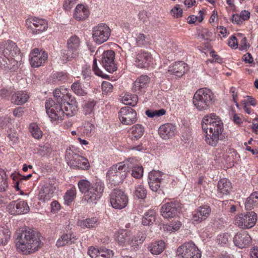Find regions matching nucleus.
I'll use <instances>...</instances> for the list:
<instances>
[{
    "mask_svg": "<svg viewBox=\"0 0 258 258\" xmlns=\"http://www.w3.org/2000/svg\"><path fill=\"white\" fill-rule=\"evenodd\" d=\"M89 254L92 258H109L113 254L112 251L107 249H96L89 250Z\"/></svg>",
    "mask_w": 258,
    "mask_h": 258,
    "instance_id": "31",
    "label": "nucleus"
},
{
    "mask_svg": "<svg viewBox=\"0 0 258 258\" xmlns=\"http://www.w3.org/2000/svg\"><path fill=\"white\" fill-rule=\"evenodd\" d=\"M146 36L143 34H139L136 38L137 43L139 46L146 44L148 41L146 40Z\"/></svg>",
    "mask_w": 258,
    "mask_h": 258,
    "instance_id": "53",
    "label": "nucleus"
},
{
    "mask_svg": "<svg viewBox=\"0 0 258 258\" xmlns=\"http://www.w3.org/2000/svg\"><path fill=\"white\" fill-rule=\"evenodd\" d=\"M231 21L233 23H235L236 24H240L242 22V20L240 15H238V14H233L231 19Z\"/></svg>",
    "mask_w": 258,
    "mask_h": 258,
    "instance_id": "64",
    "label": "nucleus"
},
{
    "mask_svg": "<svg viewBox=\"0 0 258 258\" xmlns=\"http://www.w3.org/2000/svg\"><path fill=\"white\" fill-rule=\"evenodd\" d=\"M110 203L113 208L122 209L126 206L128 198L123 191L115 189L110 194Z\"/></svg>",
    "mask_w": 258,
    "mask_h": 258,
    "instance_id": "12",
    "label": "nucleus"
},
{
    "mask_svg": "<svg viewBox=\"0 0 258 258\" xmlns=\"http://www.w3.org/2000/svg\"><path fill=\"white\" fill-rule=\"evenodd\" d=\"M29 131L33 137L39 140L42 137V132L36 123H31L29 126Z\"/></svg>",
    "mask_w": 258,
    "mask_h": 258,
    "instance_id": "40",
    "label": "nucleus"
},
{
    "mask_svg": "<svg viewBox=\"0 0 258 258\" xmlns=\"http://www.w3.org/2000/svg\"><path fill=\"white\" fill-rule=\"evenodd\" d=\"M152 56L150 53L141 50L137 55L135 64L140 68H146L152 61Z\"/></svg>",
    "mask_w": 258,
    "mask_h": 258,
    "instance_id": "22",
    "label": "nucleus"
},
{
    "mask_svg": "<svg viewBox=\"0 0 258 258\" xmlns=\"http://www.w3.org/2000/svg\"><path fill=\"white\" fill-rule=\"evenodd\" d=\"M96 105L94 101H89L85 103L83 106L84 112L85 114L91 113Z\"/></svg>",
    "mask_w": 258,
    "mask_h": 258,
    "instance_id": "47",
    "label": "nucleus"
},
{
    "mask_svg": "<svg viewBox=\"0 0 258 258\" xmlns=\"http://www.w3.org/2000/svg\"><path fill=\"white\" fill-rule=\"evenodd\" d=\"M228 45L232 48H236L238 46V43L236 37L233 35L231 36L228 42Z\"/></svg>",
    "mask_w": 258,
    "mask_h": 258,
    "instance_id": "60",
    "label": "nucleus"
},
{
    "mask_svg": "<svg viewBox=\"0 0 258 258\" xmlns=\"http://www.w3.org/2000/svg\"><path fill=\"white\" fill-rule=\"evenodd\" d=\"M92 69H93V71L94 72V73L96 75L105 78V75L104 76L102 74V72L99 69V68L97 67V59L96 58H95L93 60V64H92ZM106 76V75H105V76Z\"/></svg>",
    "mask_w": 258,
    "mask_h": 258,
    "instance_id": "52",
    "label": "nucleus"
},
{
    "mask_svg": "<svg viewBox=\"0 0 258 258\" xmlns=\"http://www.w3.org/2000/svg\"><path fill=\"white\" fill-rule=\"evenodd\" d=\"M74 18L79 21L87 18L89 16L88 10L82 5H78L75 10Z\"/></svg>",
    "mask_w": 258,
    "mask_h": 258,
    "instance_id": "34",
    "label": "nucleus"
},
{
    "mask_svg": "<svg viewBox=\"0 0 258 258\" xmlns=\"http://www.w3.org/2000/svg\"><path fill=\"white\" fill-rule=\"evenodd\" d=\"M211 208L208 205L200 206L197 209V214H200L201 216V220H206L209 216L211 213Z\"/></svg>",
    "mask_w": 258,
    "mask_h": 258,
    "instance_id": "42",
    "label": "nucleus"
},
{
    "mask_svg": "<svg viewBox=\"0 0 258 258\" xmlns=\"http://www.w3.org/2000/svg\"><path fill=\"white\" fill-rule=\"evenodd\" d=\"M130 161L122 162L112 165L106 174L107 180L114 186L122 183L126 177L129 169L131 168Z\"/></svg>",
    "mask_w": 258,
    "mask_h": 258,
    "instance_id": "6",
    "label": "nucleus"
},
{
    "mask_svg": "<svg viewBox=\"0 0 258 258\" xmlns=\"http://www.w3.org/2000/svg\"><path fill=\"white\" fill-rule=\"evenodd\" d=\"M162 173L159 171H152L149 173V185L151 189L154 191H162L160 188V184L162 180L161 176Z\"/></svg>",
    "mask_w": 258,
    "mask_h": 258,
    "instance_id": "21",
    "label": "nucleus"
},
{
    "mask_svg": "<svg viewBox=\"0 0 258 258\" xmlns=\"http://www.w3.org/2000/svg\"><path fill=\"white\" fill-rule=\"evenodd\" d=\"M7 210L11 215H20L27 213L29 207L24 201H12L7 206Z\"/></svg>",
    "mask_w": 258,
    "mask_h": 258,
    "instance_id": "17",
    "label": "nucleus"
},
{
    "mask_svg": "<svg viewBox=\"0 0 258 258\" xmlns=\"http://www.w3.org/2000/svg\"><path fill=\"white\" fill-rule=\"evenodd\" d=\"M258 206L255 201L249 196L247 198L245 203V209L247 210H251L254 207Z\"/></svg>",
    "mask_w": 258,
    "mask_h": 258,
    "instance_id": "49",
    "label": "nucleus"
},
{
    "mask_svg": "<svg viewBox=\"0 0 258 258\" xmlns=\"http://www.w3.org/2000/svg\"><path fill=\"white\" fill-rule=\"evenodd\" d=\"M171 14L174 18H178L182 16V10L176 6L171 10Z\"/></svg>",
    "mask_w": 258,
    "mask_h": 258,
    "instance_id": "51",
    "label": "nucleus"
},
{
    "mask_svg": "<svg viewBox=\"0 0 258 258\" xmlns=\"http://www.w3.org/2000/svg\"><path fill=\"white\" fill-rule=\"evenodd\" d=\"M26 24L33 34H38L45 31L48 28V24L44 19L34 18L27 19Z\"/></svg>",
    "mask_w": 258,
    "mask_h": 258,
    "instance_id": "14",
    "label": "nucleus"
},
{
    "mask_svg": "<svg viewBox=\"0 0 258 258\" xmlns=\"http://www.w3.org/2000/svg\"><path fill=\"white\" fill-rule=\"evenodd\" d=\"M80 43V39L76 35L72 36L68 39L67 42L68 50L64 55L66 60L71 61L78 56Z\"/></svg>",
    "mask_w": 258,
    "mask_h": 258,
    "instance_id": "13",
    "label": "nucleus"
},
{
    "mask_svg": "<svg viewBox=\"0 0 258 258\" xmlns=\"http://www.w3.org/2000/svg\"><path fill=\"white\" fill-rule=\"evenodd\" d=\"M7 176L5 171L0 168V191H4L8 186Z\"/></svg>",
    "mask_w": 258,
    "mask_h": 258,
    "instance_id": "41",
    "label": "nucleus"
},
{
    "mask_svg": "<svg viewBox=\"0 0 258 258\" xmlns=\"http://www.w3.org/2000/svg\"><path fill=\"white\" fill-rule=\"evenodd\" d=\"M176 127L171 123H165L158 129L160 137L164 140L169 139L175 135Z\"/></svg>",
    "mask_w": 258,
    "mask_h": 258,
    "instance_id": "25",
    "label": "nucleus"
},
{
    "mask_svg": "<svg viewBox=\"0 0 258 258\" xmlns=\"http://www.w3.org/2000/svg\"><path fill=\"white\" fill-rule=\"evenodd\" d=\"M37 153L40 156H42L47 155L49 152L48 148L46 146H39V147L37 148Z\"/></svg>",
    "mask_w": 258,
    "mask_h": 258,
    "instance_id": "55",
    "label": "nucleus"
},
{
    "mask_svg": "<svg viewBox=\"0 0 258 258\" xmlns=\"http://www.w3.org/2000/svg\"><path fill=\"white\" fill-rule=\"evenodd\" d=\"M132 175L136 178H140L143 175V168L142 166L136 165L132 167Z\"/></svg>",
    "mask_w": 258,
    "mask_h": 258,
    "instance_id": "48",
    "label": "nucleus"
},
{
    "mask_svg": "<svg viewBox=\"0 0 258 258\" xmlns=\"http://www.w3.org/2000/svg\"><path fill=\"white\" fill-rule=\"evenodd\" d=\"M229 236V235L228 233H224L219 235L217 239L218 243L222 245L226 244L228 242Z\"/></svg>",
    "mask_w": 258,
    "mask_h": 258,
    "instance_id": "50",
    "label": "nucleus"
},
{
    "mask_svg": "<svg viewBox=\"0 0 258 258\" xmlns=\"http://www.w3.org/2000/svg\"><path fill=\"white\" fill-rule=\"evenodd\" d=\"M179 206L174 202L167 203L163 205L160 209L162 216L165 218H171L175 217L179 213Z\"/></svg>",
    "mask_w": 258,
    "mask_h": 258,
    "instance_id": "19",
    "label": "nucleus"
},
{
    "mask_svg": "<svg viewBox=\"0 0 258 258\" xmlns=\"http://www.w3.org/2000/svg\"><path fill=\"white\" fill-rule=\"evenodd\" d=\"M132 233L125 229H119L115 234V239L117 243L122 246H131Z\"/></svg>",
    "mask_w": 258,
    "mask_h": 258,
    "instance_id": "23",
    "label": "nucleus"
},
{
    "mask_svg": "<svg viewBox=\"0 0 258 258\" xmlns=\"http://www.w3.org/2000/svg\"><path fill=\"white\" fill-rule=\"evenodd\" d=\"M99 224L98 219L96 217L87 218L84 220H78L77 224L82 229L94 228L97 226Z\"/></svg>",
    "mask_w": 258,
    "mask_h": 258,
    "instance_id": "27",
    "label": "nucleus"
},
{
    "mask_svg": "<svg viewBox=\"0 0 258 258\" xmlns=\"http://www.w3.org/2000/svg\"><path fill=\"white\" fill-rule=\"evenodd\" d=\"M146 238V234L142 232H139L133 236H131V244L130 246L137 247L138 245L142 244L144 242Z\"/></svg>",
    "mask_w": 258,
    "mask_h": 258,
    "instance_id": "36",
    "label": "nucleus"
},
{
    "mask_svg": "<svg viewBox=\"0 0 258 258\" xmlns=\"http://www.w3.org/2000/svg\"><path fill=\"white\" fill-rule=\"evenodd\" d=\"M65 158L68 165L73 168L85 170L90 167L87 159L76 153L70 148L66 150Z\"/></svg>",
    "mask_w": 258,
    "mask_h": 258,
    "instance_id": "8",
    "label": "nucleus"
},
{
    "mask_svg": "<svg viewBox=\"0 0 258 258\" xmlns=\"http://www.w3.org/2000/svg\"><path fill=\"white\" fill-rule=\"evenodd\" d=\"M187 70V66L186 64L183 61H180L176 62L169 67L168 73L178 77H181L184 74Z\"/></svg>",
    "mask_w": 258,
    "mask_h": 258,
    "instance_id": "26",
    "label": "nucleus"
},
{
    "mask_svg": "<svg viewBox=\"0 0 258 258\" xmlns=\"http://www.w3.org/2000/svg\"><path fill=\"white\" fill-rule=\"evenodd\" d=\"M212 32H210L207 29H205V30L202 31L201 34V37L203 39L208 40L210 39V38L212 37Z\"/></svg>",
    "mask_w": 258,
    "mask_h": 258,
    "instance_id": "63",
    "label": "nucleus"
},
{
    "mask_svg": "<svg viewBox=\"0 0 258 258\" xmlns=\"http://www.w3.org/2000/svg\"><path fill=\"white\" fill-rule=\"evenodd\" d=\"M77 238L73 234H63L56 241V245L58 247H61L66 245H71L75 243Z\"/></svg>",
    "mask_w": 258,
    "mask_h": 258,
    "instance_id": "32",
    "label": "nucleus"
},
{
    "mask_svg": "<svg viewBox=\"0 0 258 258\" xmlns=\"http://www.w3.org/2000/svg\"><path fill=\"white\" fill-rule=\"evenodd\" d=\"M16 247L24 254H29L37 250L41 240L38 234L30 229L22 231L17 237Z\"/></svg>",
    "mask_w": 258,
    "mask_h": 258,
    "instance_id": "4",
    "label": "nucleus"
},
{
    "mask_svg": "<svg viewBox=\"0 0 258 258\" xmlns=\"http://www.w3.org/2000/svg\"><path fill=\"white\" fill-rule=\"evenodd\" d=\"M202 127L206 133L205 141L210 146H216L222 139L224 130L223 123L215 113L204 116L202 121Z\"/></svg>",
    "mask_w": 258,
    "mask_h": 258,
    "instance_id": "2",
    "label": "nucleus"
},
{
    "mask_svg": "<svg viewBox=\"0 0 258 258\" xmlns=\"http://www.w3.org/2000/svg\"><path fill=\"white\" fill-rule=\"evenodd\" d=\"M114 59L115 53L112 50H106L102 54L101 58L102 66L109 73H113L117 70Z\"/></svg>",
    "mask_w": 258,
    "mask_h": 258,
    "instance_id": "16",
    "label": "nucleus"
},
{
    "mask_svg": "<svg viewBox=\"0 0 258 258\" xmlns=\"http://www.w3.org/2000/svg\"><path fill=\"white\" fill-rule=\"evenodd\" d=\"M54 100L49 99L45 103L47 114L51 121L62 120L74 115L78 111V103L67 88L56 89L53 92Z\"/></svg>",
    "mask_w": 258,
    "mask_h": 258,
    "instance_id": "1",
    "label": "nucleus"
},
{
    "mask_svg": "<svg viewBox=\"0 0 258 258\" xmlns=\"http://www.w3.org/2000/svg\"><path fill=\"white\" fill-rule=\"evenodd\" d=\"M155 219L156 212L153 210L148 211L143 218L142 223L144 225H149L153 224L155 221Z\"/></svg>",
    "mask_w": 258,
    "mask_h": 258,
    "instance_id": "38",
    "label": "nucleus"
},
{
    "mask_svg": "<svg viewBox=\"0 0 258 258\" xmlns=\"http://www.w3.org/2000/svg\"><path fill=\"white\" fill-rule=\"evenodd\" d=\"M52 82L60 81L64 82L67 80L68 75L63 72H56L52 75Z\"/></svg>",
    "mask_w": 258,
    "mask_h": 258,
    "instance_id": "45",
    "label": "nucleus"
},
{
    "mask_svg": "<svg viewBox=\"0 0 258 258\" xmlns=\"http://www.w3.org/2000/svg\"><path fill=\"white\" fill-rule=\"evenodd\" d=\"M51 208L52 212L56 213L59 210L60 205L57 201H54L51 203Z\"/></svg>",
    "mask_w": 258,
    "mask_h": 258,
    "instance_id": "61",
    "label": "nucleus"
},
{
    "mask_svg": "<svg viewBox=\"0 0 258 258\" xmlns=\"http://www.w3.org/2000/svg\"><path fill=\"white\" fill-rule=\"evenodd\" d=\"M24 112V108L22 107H18L14 110L13 114L15 117L19 118L22 116Z\"/></svg>",
    "mask_w": 258,
    "mask_h": 258,
    "instance_id": "58",
    "label": "nucleus"
},
{
    "mask_svg": "<svg viewBox=\"0 0 258 258\" xmlns=\"http://www.w3.org/2000/svg\"><path fill=\"white\" fill-rule=\"evenodd\" d=\"M29 98V95L25 91H18L12 96V102L17 105H22L26 102Z\"/></svg>",
    "mask_w": 258,
    "mask_h": 258,
    "instance_id": "29",
    "label": "nucleus"
},
{
    "mask_svg": "<svg viewBox=\"0 0 258 258\" xmlns=\"http://www.w3.org/2000/svg\"><path fill=\"white\" fill-rule=\"evenodd\" d=\"M76 3V0H65L63 8L65 10H69Z\"/></svg>",
    "mask_w": 258,
    "mask_h": 258,
    "instance_id": "62",
    "label": "nucleus"
},
{
    "mask_svg": "<svg viewBox=\"0 0 258 258\" xmlns=\"http://www.w3.org/2000/svg\"><path fill=\"white\" fill-rule=\"evenodd\" d=\"M110 35V29L105 24H99L93 28L92 37L94 41L98 44L106 41Z\"/></svg>",
    "mask_w": 258,
    "mask_h": 258,
    "instance_id": "11",
    "label": "nucleus"
},
{
    "mask_svg": "<svg viewBox=\"0 0 258 258\" xmlns=\"http://www.w3.org/2000/svg\"><path fill=\"white\" fill-rule=\"evenodd\" d=\"M251 240L250 236L246 232L237 233L233 238L235 246L243 248L249 245Z\"/></svg>",
    "mask_w": 258,
    "mask_h": 258,
    "instance_id": "24",
    "label": "nucleus"
},
{
    "mask_svg": "<svg viewBox=\"0 0 258 258\" xmlns=\"http://www.w3.org/2000/svg\"><path fill=\"white\" fill-rule=\"evenodd\" d=\"M165 248V243L163 241H158L152 243L148 247L149 250L153 254L161 253Z\"/></svg>",
    "mask_w": 258,
    "mask_h": 258,
    "instance_id": "35",
    "label": "nucleus"
},
{
    "mask_svg": "<svg viewBox=\"0 0 258 258\" xmlns=\"http://www.w3.org/2000/svg\"><path fill=\"white\" fill-rule=\"evenodd\" d=\"M134 194L138 199H144L146 197L147 190L143 185H138L135 186Z\"/></svg>",
    "mask_w": 258,
    "mask_h": 258,
    "instance_id": "43",
    "label": "nucleus"
},
{
    "mask_svg": "<svg viewBox=\"0 0 258 258\" xmlns=\"http://www.w3.org/2000/svg\"><path fill=\"white\" fill-rule=\"evenodd\" d=\"M192 102L199 111L207 110L214 102V94L208 89H200L195 93Z\"/></svg>",
    "mask_w": 258,
    "mask_h": 258,
    "instance_id": "7",
    "label": "nucleus"
},
{
    "mask_svg": "<svg viewBox=\"0 0 258 258\" xmlns=\"http://www.w3.org/2000/svg\"><path fill=\"white\" fill-rule=\"evenodd\" d=\"M11 237L10 231L7 228L0 226V245H6Z\"/></svg>",
    "mask_w": 258,
    "mask_h": 258,
    "instance_id": "37",
    "label": "nucleus"
},
{
    "mask_svg": "<svg viewBox=\"0 0 258 258\" xmlns=\"http://www.w3.org/2000/svg\"><path fill=\"white\" fill-rule=\"evenodd\" d=\"M50 182L51 181L42 186L40 189L38 199L43 202L50 200L54 196L56 186L54 183Z\"/></svg>",
    "mask_w": 258,
    "mask_h": 258,
    "instance_id": "20",
    "label": "nucleus"
},
{
    "mask_svg": "<svg viewBox=\"0 0 258 258\" xmlns=\"http://www.w3.org/2000/svg\"><path fill=\"white\" fill-rule=\"evenodd\" d=\"M102 89L103 92L107 93L112 91L113 85L110 82L103 81L102 83Z\"/></svg>",
    "mask_w": 258,
    "mask_h": 258,
    "instance_id": "54",
    "label": "nucleus"
},
{
    "mask_svg": "<svg viewBox=\"0 0 258 258\" xmlns=\"http://www.w3.org/2000/svg\"><path fill=\"white\" fill-rule=\"evenodd\" d=\"M217 186L219 192L222 195H227L231 190V184L226 178L221 179L218 182Z\"/></svg>",
    "mask_w": 258,
    "mask_h": 258,
    "instance_id": "33",
    "label": "nucleus"
},
{
    "mask_svg": "<svg viewBox=\"0 0 258 258\" xmlns=\"http://www.w3.org/2000/svg\"><path fill=\"white\" fill-rule=\"evenodd\" d=\"M118 114L119 120L123 124L130 125L137 121V112L130 107L121 108Z\"/></svg>",
    "mask_w": 258,
    "mask_h": 258,
    "instance_id": "15",
    "label": "nucleus"
},
{
    "mask_svg": "<svg viewBox=\"0 0 258 258\" xmlns=\"http://www.w3.org/2000/svg\"><path fill=\"white\" fill-rule=\"evenodd\" d=\"M76 196V190L75 187L71 188L68 190L64 196V200L66 204L69 205L74 200Z\"/></svg>",
    "mask_w": 258,
    "mask_h": 258,
    "instance_id": "44",
    "label": "nucleus"
},
{
    "mask_svg": "<svg viewBox=\"0 0 258 258\" xmlns=\"http://www.w3.org/2000/svg\"><path fill=\"white\" fill-rule=\"evenodd\" d=\"M82 75L84 79H87L90 78L91 77V70L89 67L86 66L83 68L82 71Z\"/></svg>",
    "mask_w": 258,
    "mask_h": 258,
    "instance_id": "57",
    "label": "nucleus"
},
{
    "mask_svg": "<svg viewBox=\"0 0 258 258\" xmlns=\"http://www.w3.org/2000/svg\"><path fill=\"white\" fill-rule=\"evenodd\" d=\"M257 220V215L253 211L241 214L235 218V223L242 229L250 228L254 226Z\"/></svg>",
    "mask_w": 258,
    "mask_h": 258,
    "instance_id": "10",
    "label": "nucleus"
},
{
    "mask_svg": "<svg viewBox=\"0 0 258 258\" xmlns=\"http://www.w3.org/2000/svg\"><path fill=\"white\" fill-rule=\"evenodd\" d=\"M203 20V17L202 16H195L194 15L189 16L187 18L188 23L189 24H194L197 21L199 22H202Z\"/></svg>",
    "mask_w": 258,
    "mask_h": 258,
    "instance_id": "56",
    "label": "nucleus"
},
{
    "mask_svg": "<svg viewBox=\"0 0 258 258\" xmlns=\"http://www.w3.org/2000/svg\"><path fill=\"white\" fill-rule=\"evenodd\" d=\"M150 82V78L147 75H142L134 82L133 90L135 92L141 91Z\"/></svg>",
    "mask_w": 258,
    "mask_h": 258,
    "instance_id": "30",
    "label": "nucleus"
},
{
    "mask_svg": "<svg viewBox=\"0 0 258 258\" xmlns=\"http://www.w3.org/2000/svg\"><path fill=\"white\" fill-rule=\"evenodd\" d=\"M21 59L20 49L15 43L9 40L0 43V67L12 69Z\"/></svg>",
    "mask_w": 258,
    "mask_h": 258,
    "instance_id": "3",
    "label": "nucleus"
},
{
    "mask_svg": "<svg viewBox=\"0 0 258 258\" xmlns=\"http://www.w3.org/2000/svg\"><path fill=\"white\" fill-rule=\"evenodd\" d=\"M30 63L32 67L37 68L41 66L47 59V53L41 52L38 48L33 49L30 54Z\"/></svg>",
    "mask_w": 258,
    "mask_h": 258,
    "instance_id": "18",
    "label": "nucleus"
},
{
    "mask_svg": "<svg viewBox=\"0 0 258 258\" xmlns=\"http://www.w3.org/2000/svg\"><path fill=\"white\" fill-rule=\"evenodd\" d=\"M177 258H201V253L193 242H185L176 250Z\"/></svg>",
    "mask_w": 258,
    "mask_h": 258,
    "instance_id": "9",
    "label": "nucleus"
},
{
    "mask_svg": "<svg viewBox=\"0 0 258 258\" xmlns=\"http://www.w3.org/2000/svg\"><path fill=\"white\" fill-rule=\"evenodd\" d=\"M144 131V127L142 125H134L128 131L129 139L132 141L138 140L143 135Z\"/></svg>",
    "mask_w": 258,
    "mask_h": 258,
    "instance_id": "28",
    "label": "nucleus"
},
{
    "mask_svg": "<svg viewBox=\"0 0 258 258\" xmlns=\"http://www.w3.org/2000/svg\"><path fill=\"white\" fill-rule=\"evenodd\" d=\"M78 185L80 191L84 194V197L88 203L96 204L102 196L104 190V184L97 180L93 184L86 179L80 180Z\"/></svg>",
    "mask_w": 258,
    "mask_h": 258,
    "instance_id": "5",
    "label": "nucleus"
},
{
    "mask_svg": "<svg viewBox=\"0 0 258 258\" xmlns=\"http://www.w3.org/2000/svg\"><path fill=\"white\" fill-rule=\"evenodd\" d=\"M71 88L73 92L78 96H83L87 93L79 81L75 82L72 85Z\"/></svg>",
    "mask_w": 258,
    "mask_h": 258,
    "instance_id": "39",
    "label": "nucleus"
},
{
    "mask_svg": "<svg viewBox=\"0 0 258 258\" xmlns=\"http://www.w3.org/2000/svg\"><path fill=\"white\" fill-rule=\"evenodd\" d=\"M166 110L164 109L159 110H147L146 114L149 117H159L165 114Z\"/></svg>",
    "mask_w": 258,
    "mask_h": 258,
    "instance_id": "46",
    "label": "nucleus"
},
{
    "mask_svg": "<svg viewBox=\"0 0 258 258\" xmlns=\"http://www.w3.org/2000/svg\"><path fill=\"white\" fill-rule=\"evenodd\" d=\"M130 98V102H127L125 103L127 105H130L132 106H135L138 101V97L136 95H132L131 96H129Z\"/></svg>",
    "mask_w": 258,
    "mask_h": 258,
    "instance_id": "59",
    "label": "nucleus"
}]
</instances>
